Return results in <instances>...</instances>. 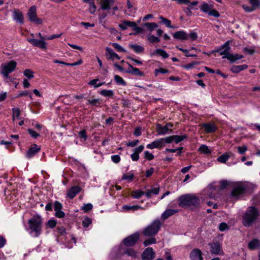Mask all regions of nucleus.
I'll return each mask as SVG.
<instances>
[{"label":"nucleus","instance_id":"37","mask_svg":"<svg viewBox=\"0 0 260 260\" xmlns=\"http://www.w3.org/2000/svg\"><path fill=\"white\" fill-rule=\"evenodd\" d=\"M129 48L132 49L136 53H140L144 51V48L140 45H129Z\"/></svg>","mask_w":260,"mask_h":260},{"label":"nucleus","instance_id":"20","mask_svg":"<svg viewBox=\"0 0 260 260\" xmlns=\"http://www.w3.org/2000/svg\"><path fill=\"white\" fill-rule=\"evenodd\" d=\"M81 188L79 186H74L71 187L67 193V196L71 199H73L77 193L80 192Z\"/></svg>","mask_w":260,"mask_h":260},{"label":"nucleus","instance_id":"51","mask_svg":"<svg viewBox=\"0 0 260 260\" xmlns=\"http://www.w3.org/2000/svg\"><path fill=\"white\" fill-rule=\"evenodd\" d=\"M88 102L89 104L95 106H98L101 104V101L99 99H88Z\"/></svg>","mask_w":260,"mask_h":260},{"label":"nucleus","instance_id":"55","mask_svg":"<svg viewBox=\"0 0 260 260\" xmlns=\"http://www.w3.org/2000/svg\"><path fill=\"white\" fill-rule=\"evenodd\" d=\"M144 154L145 157L148 160H151L154 157V155L152 153H150L148 151H145Z\"/></svg>","mask_w":260,"mask_h":260},{"label":"nucleus","instance_id":"41","mask_svg":"<svg viewBox=\"0 0 260 260\" xmlns=\"http://www.w3.org/2000/svg\"><path fill=\"white\" fill-rule=\"evenodd\" d=\"M100 94L106 97H112L114 95V92L112 90H102L100 91Z\"/></svg>","mask_w":260,"mask_h":260},{"label":"nucleus","instance_id":"52","mask_svg":"<svg viewBox=\"0 0 260 260\" xmlns=\"http://www.w3.org/2000/svg\"><path fill=\"white\" fill-rule=\"evenodd\" d=\"M56 225V221L54 219H50L46 223L47 228H54Z\"/></svg>","mask_w":260,"mask_h":260},{"label":"nucleus","instance_id":"33","mask_svg":"<svg viewBox=\"0 0 260 260\" xmlns=\"http://www.w3.org/2000/svg\"><path fill=\"white\" fill-rule=\"evenodd\" d=\"M159 191V188L154 187L151 189H148L146 192L145 195L148 198H150L151 197L152 194H157Z\"/></svg>","mask_w":260,"mask_h":260},{"label":"nucleus","instance_id":"19","mask_svg":"<svg viewBox=\"0 0 260 260\" xmlns=\"http://www.w3.org/2000/svg\"><path fill=\"white\" fill-rule=\"evenodd\" d=\"M146 147L150 149L154 148L161 149L164 147L162 140H161V139H157L153 141L151 143L147 145Z\"/></svg>","mask_w":260,"mask_h":260},{"label":"nucleus","instance_id":"12","mask_svg":"<svg viewBox=\"0 0 260 260\" xmlns=\"http://www.w3.org/2000/svg\"><path fill=\"white\" fill-rule=\"evenodd\" d=\"M27 41L34 46L38 47L42 49H46V42L42 40H38L37 39L28 38Z\"/></svg>","mask_w":260,"mask_h":260},{"label":"nucleus","instance_id":"44","mask_svg":"<svg viewBox=\"0 0 260 260\" xmlns=\"http://www.w3.org/2000/svg\"><path fill=\"white\" fill-rule=\"evenodd\" d=\"M114 80L115 82L119 85L123 86L126 85V82L121 77L118 75L114 76Z\"/></svg>","mask_w":260,"mask_h":260},{"label":"nucleus","instance_id":"36","mask_svg":"<svg viewBox=\"0 0 260 260\" xmlns=\"http://www.w3.org/2000/svg\"><path fill=\"white\" fill-rule=\"evenodd\" d=\"M123 254H126L127 255L133 258H136L137 257V252L133 248L126 249L123 252Z\"/></svg>","mask_w":260,"mask_h":260},{"label":"nucleus","instance_id":"10","mask_svg":"<svg viewBox=\"0 0 260 260\" xmlns=\"http://www.w3.org/2000/svg\"><path fill=\"white\" fill-rule=\"evenodd\" d=\"M231 47L230 42H226L220 48L217 50L216 52H219L220 55H223L222 58L228 59V56L230 55Z\"/></svg>","mask_w":260,"mask_h":260},{"label":"nucleus","instance_id":"50","mask_svg":"<svg viewBox=\"0 0 260 260\" xmlns=\"http://www.w3.org/2000/svg\"><path fill=\"white\" fill-rule=\"evenodd\" d=\"M91 222L90 218L86 217L82 221V225L84 228H87L91 223Z\"/></svg>","mask_w":260,"mask_h":260},{"label":"nucleus","instance_id":"24","mask_svg":"<svg viewBox=\"0 0 260 260\" xmlns=\"http://www.w3.org/2000/svg\"><path fill=\"white\" fill-rule=\"evenodd\" d=\"M178 212L177 210L169 209L165 210L161 215V218L164 220L167 219L170 216L174 215Z\"/></svg>","mask_w":260,"mask_h":260},{"label":"nucleus","instance_id":"4","mask_svg":"<svg viewBox=\"0 0 260 260\" xmlns=\"http://www.w3.org/2000/svg\"><path fill=\"white\" fill-rule=\"evenodd\" d=\"M162 223L158 219L154 220L143 231V234L146 236H153L160 230Z\"/></svg>","mask_w":260,"mask_h":260},{"label":"nucleus","instance_id":"58","mask_svg":"<svg viewBox=\"0 0 260 260\" xmlns=\"http://www.w3.org/2000/svg\"><path fill=\"white\" fill-rule=\"evenodd\" d=\"M139 143V140H135L133 141H129L127 144L126 146L128 147H134L137 145V144Z\"/></svg>","mask_w":260,"mask_h":260},{"label":"nucleus","instance_id":"45","mask_svg":"<svg viewBox=\"0 0 260 260\" xmlns=\"http://www.w3.org/2000/svg\"><path fill=\"white\" fill-rule=\"evenodd\" d=\"M156 239L155 238L151 237L150 238L145 240L143 242V244L145 246H147L149 245L155 244L156 243Z\"/></svg>","mask_w":260,"mask_h":260},{"label":"nucleus","instance_id":"17","mask_svg":"<svg viewBox=\"0 0 260 260\" xmlns=\"http://www.w3.org/2000/svg\"><path fill=\"white\" fill-rule=\"evenodd\" d=\"M202 127L204 129L206 133H212L215 132L217 127L214 123H205L202 124Z\"/></svg>","mask_w":260,"mask_h":260},{"label":"nucleus","instance_id":"38","mask_svg":"<svg viewBox=\"0 0 260 260\" xmlns=\"http://www.w3.org/2000/svg\"><path fill=\"white\" fill-rule=\"evenodd\" d=\"M199 151H200L201 153L206 154H209L211 153V151L209 148V147L207 145L204 144H202L200 146V147L199 148Z\"/></svg>","mask_w":260,"mask_h":260},{"label":"nucleus","instance_id":"61","mask_svg":"<svg viewBox=\"0 0 260 260\" xmlns=\"http://www.w3.org/2000/svg\"><path fill=\"white\" fill-rule=\"evenodd\" d=\"M92 207L93 206L91 204L88 203L84 205V206L82 207V209L85 212H88L92 209Z\"/></svg>","mask_w":260,"mask_h":260},{"label":"nucleus","instance_id":"34","mask_svg":"<svg viewBox=\"0 0 260 260\" xmlns=\"http://www.w3.org/2000/svg\"><path fill=\"white\" fill-rule=\"evenodd\" d=\"M243 58V55L239 54H230V56H228V60L231 62H234L236 60L241 59Z\"/></svg>","mask_w":260,"mask_h":260},{"label":"nucleus","instance_id":"14","mask_svg":"<svg viewBox=\"0 0 260 260\" xmlns=\"http://www.w3.org/2000/svg\"><path fill=\"white\" fill-rule=\"evenodd\" d=\"M173 124L170 123H167L165 126H162L161 125L158 124L156 125L157 132L160 135H164L168 133L169 130V127H172Z\"/></svg>","mask_w":260,"mask_h":260},{"label":"nucleus","instance_id":"26","mask_svg":"<svg viewBox=\"0 0 260 260\" xmlns=\"http://www.w3.org/2000/svg\"><path fill=\"white\" fill-rule=\"evenodd\" d=\"M14 19L20 23H23V16L22 13L19 10H14Z\"/></svg>","mask_w":260,"mask_h":260},{"label":"nucleus","instance_id":"64","mask_svg":"<svg viewBox=\"0 0 260 260\" xmlns=\"http://www.w3.org/2000/svg\"><path fill=\"white\" fill-rule=\"evenodd\" d=\"M111 159L114 163H118L120 160L119 155H114L111 156Z\"/></svg>","mask_w":260,"mask_h":260},{"label":"nucleus","instance_id":"59","mask_svg":"<svg viewBox=\"0 0 260 260\" xmlns=\"http://www.w3.org/2000/svg\"><path fill=\"white\" fill-rule=\"evenodd\" d=\"M79 136L80 138L84 139V140L87 139L86 132L83 129L79 132Z\"/></svg>","mask_w":260,"mask_h":260},{"label":"nucleus","instance_id":"47","mask_svg":"<svg viewBox=\"0 0 260 260\" xmlns=\"http://www.w3.org/2000/svg\"><path fill=\"white\" fill-rule=\"evenodd\" d=\"M34 72H32L30 69H26L23 72L24 75L26 77L28 78V79H31V78H34Z\"/></svg>","mask_w":260,"mask_h":260},{"label":"nucleus","instance_id":"16","mask_svg":"<svg viewBox=\"0 0 260 260\" xmlns=\"http://www.w3.org/2000/svg\"><path fill=\"white\" fill-rule=\"evenodd\" d=\"M62 205L58 202L55 201L54 205V209L55 211V215L58 218H62L64 216V213L61 210Z\"/></svg>","mask_w":260,"mask_h":260},{"label":"nucleus","instance_id":"32","mask_svg":"<svg viewBox=\"0 0 260 260\" xmlns=\"http://www.w3.org/2000/svg\"><path fill=\"white\" fill-rule=\"evenodd\" d=\"M232 153L230 152L229 153H225L219 156L217 160L218 161L221 163H225L226 161L229 159V158L231 156Z\"/></svg>","mask_w":260,"mask_h":260},{"label":"nucleus","instance_id":"5","mask_svg":"<svg viewBox=\"0 0 260 260\" xmlns=\"http://www.w3.org/2000/svg\"><path fill=\"white\" fill-rule=\"evenodd\" d=\"M17 62L14 60H11L7 63H3L1 65V74L5 78L9 77V74L15 71Z\"/></svg>","mask_w":260,"mask_h":260},{"label":"nucleus","instance_id":"56","mask_svg":"<svg viewBox=\"0 0 260 260\" xmlns=\"http://www.w3.org/2000/svg\"><path fill=\"white\" fill-rule=\"evenodd\" d=\"M134 177V174H131V175L123 174L122 177V180H127L129 181H132Z\"/></svg>","mask_w":260,"mask_h":260},{"label":"nucleus","instance_id":"1","mask_svg":"<svg viewBox=\"0 0 260 260\" xmlns=\"http://www.w3.org/2000/svg\"><path fill=\"white\" fill-rule=\"evenodd\" d=\"M177 201L180 207H188L191 209L198 208L200 204L199 198L192 194L182 195L178 198Z\"/></svg>","mask_w":260,"mask_h":260},{"label":"nucleus","instance_id":"35","mask_svg":"<svg viewBox=\"0 0 260 260\" xmlns=\"http://www.w3.org/2000/svg\"><path fill=\"white\" fill-rule=\"evenodd\" d=\"M143 25L144 26L146 27L147 28V29L150 32L158 27L157 24L154 22L145 23L143 24Z\"/></svg>","mask_w":260,"mask_h":260},{"label":"nucleus","instance_id":"28","mask_svg":"<svg viewBox=\"0 0 260 260\" xmlns=\"http://www.w3.org/2000/svg\"><path fill=\"white\" fill-rule=\"evenodd\" d=\"M133 26H135V22L129 21L124 20L121 24L119 25V27L122 30H125L128 27L132 28Z\"/></svg>","mask_w":260,"mask_h":260},{"label":"nucleus","instance_id":"31","mask_svg":"<svg viewBox=\"0 0 260 260\" xmlns=\"http://www.w3.org/2000/svg\"><path fill=\"white\" fill-rule=\"evenodd\" d=\"M113 3V0H101V5L103 10H109L110 5Z\"/></svg>","mask_w":260,"mask_h":260},{"label":"nucleus","instance_id":"53","mask_svg":"<svg viewBox=\"0 0 260 260\" xmlns=\"http://www.w3.org/2000/svg\"><path fill=\"white\" fill-rule=\"evenodd\" d=\"M161 140H162V144L164 146L165 143H170L173 141V136L161 138Z\"/></svg>","mask_w":260,"mask_h":260},{"label":"nucleus","instance_id":"48","mask_svg":"<svg viewBox=\"0 0 260 260\" xmlns=\"http://www.w3.org/2000/svg\"><path fill=\"white\" fill-rule=\"evenodd\" d=\"M112 45L118 52H123L126 51L118 43H114L112 44Z\"/></svg>","mask_w":260,"mask_h":260},{"label":"nucleus","instance_id":"57","mask_svg":"<svg viewBox=\"0 0 260 260\" xmlns=\"http://www.w3.org/2000/svg\"><path fill=\"white\" fill-rule=\"evenodd\" d=\"M27 131L31 137L34 138H37L40 136V135L34 130L28 129Z\"/></svg>","mask_w":260,"mask_h":260},{"label":"nucleus","instance_id":"21","mask_svg":"<svg viewBox=\"0 0 260 260\" xmlns=\"http://www.w3.org/2000/svg\"><path fill=\"white\" fill-rule=\"evenodd\" d=\"M40 150V148L36 144H34L32 147L28 150L26 156L27 158H31L39 152Z\"/></svg>","mask_w":260,"mask_h":260},{"label":"nucleus","instance_id":"6","mask_svg":"<svg viewBox=\"0 0 260 260\" xmlns=\"http://www.w3.org/2000/svg\"><path fill=\"white\" fill-rule=\"evenodd\" d=\"M27 14L30 21L34 22L37 24H41L42 23V19L37 17V8L35 6H32L30 7Z\"/></svg>","mask_w":260,"mask_h":260},{"label":"nucleus","instance_id":"43","mask_svg":"<svg viewBox=\"0 0 260 260\" xmlns=\"http://www.w3.org/2000/svg\"><path fill=\"white\" fill-rule=\"evenodd\" d=\"M186 138V135H183V136L174 135V136H173V141H174L176 144L183 141V140H184Z\"/></svg>","mask_w":260,"mask_h":260},{"label":"nucleus","instance_id":"46","mask_svg":"<svg viewBox=\"0 0 260 260\" xmlns=\"http://www.w3.org/2000/svg\"><path fill=\"white\" fill-rule=\"evenodd\" d=\"M13 120H14L15 118L20 119V111L18 108H13Z\"/></svg>","mask_w":260,"mask_h":260},{"label":"nucleus","instance_id":"23","mask_svg":"<svg viewBox=\"0 0 260 260\" xmlns=\"http://www.w3.org/2000/svg\"><path fill=\"white\" fill-rule=\"evenodd\" d=\"M106 51L107 53H108L109 55L108 57L107 56L108 59H112L113 60L115 58L118 60L120 59L119 56L117 54L115 53L112 49L109 47H107L106 48Z\"/></svg>","mask_w":260,"mask_h":260},{"label":"nucleus","instance_id":"3","mask_svg":"<svg viewBox=\"0 0 260 260\" xmlns=\"http://www.w3.org/2000/svg\"><path fill=\"white\" fill-rule=\"evenodd\" d=\"M258 216V211L254 207L248 208L243 217L242 223L245 226H250Z\"/></svg>","mask_w":260,"mask_h":260},{"label":"nucleus","instance_id":"18","mask_svg":"<svg viewBox=\"0 0 260 260\" xmlns=\"http://www.w3.org/2000/svg\"><path fill=\"white\" fill-rule=\"evenodd\" d=\"M191 260H203L202 251L197 248L193 249L190 253Z\"/></svg>","mask_w":260,"mask_h":260},{"label":"nucleus","instance_id":"40","mask_svg":"<svg viewBox=\"0 0 260 260\" xmlns=\"http://www.w3.org/2000/svg\"><path fill=\"white\" fill-rule=\"evenodd\" d=\"M123 209L125 211H128L131 210H137L139 209H142V208L138 205H134V206H128L124 205L123 206Z\"/></svg>","mask_w":260,"mask_h":260},{"label":"nucleus","instance_id":"62","mask_svg":"<svg viewBox=\"0 0 260 260\" xmlns=\"http://www.w3.org/2000/svg\"><path fill=\"white\" fill-rule=\"evenodd\" d=\"M219 229L220 231H224L228 229V226L225 222H222L219 224Z\"/></svg>","mask_w":260,"mask_h":260},{"label":"nucleus","instance_id":"60","mask_svg":"<svg viewBox=\"0 0 260 260\" xmlns=\"http://www.w3.org/2000/svg\"><path fill=\"white\" fill-rule=\"evenodd\" d=\"M132 28H133V30H134L136 31L135 34H138L141 33L143 31V28H142L141 27H138L136 23H135V26H133L132 27Z\"/></svg>","mask_w":260,"mask_h":260},{"label":"nucleus","instance_id":"42","mask_svg":"<svg viewBox=\"0 0 260 260\" xmlns=\"http://www.w3.org/2000/svg\"><path fill=\"white\" fill-rule=\"evenodd\" d=\"M147 39L151 43H159L160 41L159 38L154 36L153 35H149L147 36Z\"/></svg>","mask_w":260,"mask_h":260},{"label":"nucleus","instance_id":"7","mask_svg":"<svg viewBox=\"0 0 260 260\" xmlns=\"http://www.w3.org/2000/svg\"><path fill=\"white\" fill-rule=\"evenodd\" d=\"M250 6L243 4L241 6L242 9L246 13L252 12L256 9H260V0H248Z\"/></svg>","mask_w":260,"mask_h":260},{"label":"nucleus","instance_id":"63","mask_svg":"<svg viewBox=\"0 0 260 260\" xmlns=\"http://www.w3.org/2000/svg\"><path fill=\"white\" fill-rule=\"evenodd\" d=\"M197 34L194 32H191L188 35V39L189 38L191 41L196 40L197 39Z\"/></svg>","mask_w":260,"mask_h":260},{"label":"nucleus","instance_id":"9","mask_svg":"<svg viewBox=\"0 0 260 260\" xmlns=\"http://www.w3.org/2000/svg\"><path fill=\"white\" fill-rule=\"evenodd\" d=\"M139 238V233L136 232L124 238L123 240V243L126 246H133L136 244Z\"/></svg>","mask_w":260,"mask_h":260},{"label":"nucleus","instance_id":"49","mask_svg":"<svg viewBox=\"0 0 260 260\" xmlns=\"http://www.w3.org/2000/svg\"><path fill=\"white\" fill-rule=\"evenodd\" d=\"M159 18L160 19H161L162 23H163L164 24H165L166 25V26H167L168 27H169V28L172 27L170 20H169L165 18H164L162 16H160Z\"/></svg>","mask_w":260,"mask_h":260},{"label":"nucleus","instance_id":"27","mask_svg":"<svg viewBox=\"0 0 260 260\" xmlns=\"http://www.w3.org/2000/svg\"><path fill=\"white\" fill-rule=\"evenodd\" d=\"M247 68L248 66L246 64L235 65L231 67V71L233 73H238L242 70L246 69Z\"/></svg>","mask_w":260,"mask_h":260},{"label":"nucleus","instance_id":"15","mask_svg":"<svg viewBox=\"0 0 260 260\" xmlns=\"http://www.w3.org/2000/svg\"><path fill=\"white\" fill-rule=\"evenodd\" d=\"M127 63L128 64V68L125 71L126 73L139 76H143L144 75V73L142 71H140L139 69L133 67L130 63L128 62H127Z\"/></svg>","mask_w":260,"mask_h":260},{"label":"nucleus","instance_id":"25","mask_svg":"<svg viewBox=\"0 0 260 260\" xmlns=\"http://www.w3.org/2000/svg\"><path fill=\"white\" fill-rule=\"evenodd\" d=\"M248 246V248L251 250L258 248L260 247V241L257 239H254L249 242Z\"/></svg>","mask_w":260,"mask_h":260},{"label":"nucleus","instance_id":"11","mask_svg":"<svg viewBox=\"0 0 260 260\" xmlns=\"http://www.w3.org/2000/svg\"><path fill=\"white\" fill-rule=\"evenodd\" d=\"M155 253L152 248H146L142 254V260H152L155 257Z\"/></svg>","mask_w":260,"mask_h":260},{"label":"nucleus","instance_id":"30","mask_svg":"<svg viewBox=\"0 0 260 260\" xmlns=\"http://www.w3.org/2000/svg\"><path fill=\"white\" fill-rule=\"evenodd\" d=\"M221 251V247L217 243H213L211 244V252L215 254H218Z\"/></svg>","mask_w":260,"mask_h":260},{"label":"nucleus","instance_id":"54","mask_svg":"<svg viewBox=\"0 0 260 260\" xmlns=\"http://www.w3.org/2000/svg\"><path fill=\"white\" fill-rule=\"evenodd\" d=\"M238 152L241 154H243L247 150V147L244 145L242 146L237 147Z\"/></svg>","mask_w":260,"mask_h":260},{"label":"nucleus","instance_id":"29","mask_svg":"<svg viewBox=\"0 0 260 260\" xmlns=\"http://www.w3.org/2000/svg\"><path fill=\"white\" fill-rule=\"evenodd\" d=\"M156 54L161 56L164 58H167L169 56V54L166 51L161 49H157L153 52H152L150 54L151 56H153Z\"/></svg>","mask_w":260,"mask_h":260},{"label":"nucleus","instance_id":"39","mask_svg":"<svg viewBox=\"0 0 260 260\" xmlns=\"http://www.w3.org/2000/svg\"><path fill=\"white\" fill-rule=\"evenodd\" d=\"M144 194H145V193L144 191L140 189H138L134 191L132 193L131 196L135 199H139Z\"/></svg>","mask_w":260,"mask_h":260},{"label":"nucleus","instance_id":"22","mask_svg":"<svg viewBox=\"0 0 260 260\" xmlns=\"http://www.w3.org/2000/svg\"><path fill=\"white\" fill-rule=\"evenodd\" d=\"M173 37L176 39L185 40L188 39V35L184 31H178L174 34Z\"/></svg>","mask_w":260,"mask_h":260},{"label":"nucleus","instance_id":"13","mask_svg":"<svg viewBox=\"0 0 260 260\" xmlns=\"http://www.w3.org/2000/svg\"><path fill=\"white\" fill-rule=\"evenodd\" d=\"M245 190L244 185L241 183L236 185L232 191V195L237 197L244 193Z\"/></svg>","mask_w":260,"mask_h":260},{"label":"nucleus","instance_id":"8","mask_svg":"<svg viewBox=\"0 0 260 260\" xmlns=\"http://www.w3.org/2000/svg\"><path fill=\"white\" fill-rule=\"evenodd\" d=\"M200 9L203 12L207 13L209 16L215 18H218L220 16L219 13L213 8V6L207 3L202 4L200 7Z\"/></svg>","mask_w":260,"mask_h":260},{"label":"nucleus","instance_id":"2","mask_svg":"<svg viewBox=\"0 0 260 260\" xmlns=\"http://www.w3.org/2000/svg\"><path fill=\"white\" fill-rule=\"evenodd\" d=\"M43 219L41 216L36 215L28 221L30 234L34 237H38L42 233Z\"/></svg>","mask_w":260,"mask_h":260}]
</instances>
